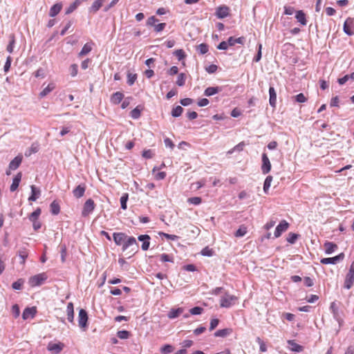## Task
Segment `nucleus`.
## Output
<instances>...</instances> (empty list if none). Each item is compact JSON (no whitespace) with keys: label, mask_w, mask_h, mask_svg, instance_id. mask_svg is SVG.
<instances>
[{"label":"nucleus","mask_w":354,"mask_h":354,"mask_svg":"<svg viewBox=\"0 0 354 354\" xmlns=\"http://www.w3.org/2000/svg\"><path fill=\"white\" fill-rule=\"evenodd\" d=\"M187 201L189 203L197 205L201 203L202 199L200 197H192V198H189Z\"/></svg>","instance_id":"obj_51"},{"label":"nucleus","mask_w":354,"mask_h":354,"mask_svg":"<svg viewBox=\"0 0 354 354\" xmlns=\"http://www.w3.org/2000/svg\"><path fill=\"white\" fill-rule=\"evenodd\" d=\"M70 71H71V75L73 76V77H75L77 75V65L74 64H72L71 66H70Z\"/></svg>","instance_id":"obj_62"},{"label":"nucleus","mask_w":354,"mask_h":354,"mask_svg":"<svg viewBox=\"0 0 354 354\" xmlns=\"http://www.w3.org/2000/svg\"><path fill=\"white\" fill-rule=\"evenodd\" d=\"M47 279V276L45 273H41L39 274L31 277L29 279V284L32 287L38 286L41 285Z\"/></svg>","instance_id":"obj_4"},{"label":"nucleus","mask_w":354,"mask_h":354,"mask_svg":"<svg viewBox=\"0 0 354 354\" xmlns=\"http://www.w3.org/2000/svg\"><path fill=\"white\" fill-rule=\"evenodd\" d=\"M229 11L230 9L227 6H222L216 8L215 15L218 19H223L229 15Z\"/></svg>","instance_id":"obj_11"},{"label":"nucleus","mask_w":354,"mask_h":354,"mask_svg":"<svg viewBox=\"0 0 354 354\" xmlns=\"http://www.w3.org/2000/svg\"><path fill=\"white\" fill-rule=\"evenodd\" d=\"M287 343L289 345V348L292 351L295 352H301L303 350V347L297 344L295 340H288Z\"/></svg>","instance_id":"obj_27"},{"label":"nucleus","mask_w":354,"mask_h":354,"mask_svg":"<svg viewBox=\"0 0 354 354\" xmlns=\"http://www.w3.org/2000/svg\"><path fill=\"white\" fill-rule=\"evenodd\" d=\"M62 8V3H57L54 4L50 9L49 16L50 17H55L61 11Z\"/></svg>","instance_id":"obj_17"},{"label":"nucleus","mask_w":354,"mask_h":354,"mask_svg":"<svg viewBox=\"0 0 354 354\" xmlns=\"http://www.w3.org/2000/svg\"><path fill=\"white\" fill-rule=\"evenodd\" d=\"M41 209L37 208L30 216H29V220L30 221H35L38 220V218L39 215L41 214Z\"/></svg>","instance_id":"obj_42"},{"label":"nucleus","mask_w":354,"mask_h":354,"mask_svg":"<svg viewBox=\"0 0 354 354\" xmlns=\"http://www.w3.org/2000/svg\"><path fill=\"white\" fill-rule=\"evenodd\" d=\"M203 309L201 307L196 306L189 310L192 315H200L202 313Z\"/></svg>","instance_id":"obj_58"},{"label":"nucleus","mask_w":354,"mask_h":354,"mask_svg":"<svg viewBox=\"0 0 354 354\" xmlns=\"http://www.w3.org/2000/svg\"><path fill=\"white\" fill-rule=\"evenodd\" d=\"M221 91H222V88L221 87H218V86H216V87L210 86V87H207L205 90L204 95L207 96V97H209V96H212L213 95H215V94L221 92Z\"/></svg>","instance_id":"obj_23"},{"label":"nucleus","mask_w":354,"mask_h":354,"mask_svg":"<svg viewBox=\"0 0 354 354\" xmlns=\"http://www.w3.org/2000/svg\"><path fill=\"white\" fill-rule=\"evenodd\" d=\"M66 314L68 320L73 323L74 320V306L72 302H69L67 304Z\"/></svg>","instance_id":"obj_18"},{"label":"nucleus","mask_w":354,"mask_h":354,"mask_svg":"<svg viewBox=\"0 0 354 354\" xmlns=\"http://www.w3.org/2000/svg\"><path fill=\"white\" fill-rule=\"evenodd\" d=\"M36 308L35 307L26 308L22 313V318L26 320L29 318H32L36 314Z\"/></svg>","instance_id":"obj_15"},{"label":"nucleus","mask_w":354,"mask_h":354,"mask_svg":"<svg viewBox=\"0 0 354 354\" xmlns=\"http://www.w3.org/2000/svg\"><path fill=\"white\" fill-rule=\"evenodd\" d=\"M140 115L141 109H140L139 106H136L130 113V115L133 119H138L140 117Z\"/></svg>","instance_id":"obj_37"},{"label":"nucleus","mask_w":354,"mask_h":354,"mask_svg":"<svg viewBox=\"0 0 354 354\" xmlns=\"http://www.w3.org/2000/svg\"><path fill=\"white\" fill-rule=\"evenodd\" d=\"M154 156L153 152L151 149L144 150L142 157L147 159L152 158Z\"/></svg>","instance_id":"obj_53"},{"label":"nucleus","mask_w":354,"mask_h":354,"mask_svg":"<svg viewBox=\"0 0 354 354\" xmlns=\"http://www.w3.org/2000/svg\"><path fill=\"white\" fill-rule=\"evenodd\" d=\"M324 248L325 252L328 254H330L337 248V245L332 242H326L324 244Z\"/></svg>","instance_id":"obj_31"},{"label":"nucleus","mask_w":354,"mask_h":354,"mask_svg":"<svg viewBox=\"0 0 354 354\" xmlns=\"http://www.w3.org/2000/svg\"><path fill=\"white\" fill-rule=\"evenodd\" d=\"M247 233V227L244 225L240 226V227L236 231L234 235L236 237H241L245 235Z\"/></svg>","instance_id":"obj_39"},{"label":"nucleus","mask_w":354,"mask_h":354,"mask_svg":"<svg viewBox=\"0 0 354 354\" xmlns=\"http://www.w3.org/2000/svg\"><path fill=\"white\" fill-rule=\"evenodd\" d=\"M295 12V8L291 6L284 7V14L287 15H292Z\"/></svg>","instance_id":"obj_63"},{"label":"nucleus","mask_w":354,"mask_h":354,"mask_svg":"<svg viewBox=\"0 0 354 354\" xmlns=\"http://www.w3.org/2000/svg\"><path fill=\"white\" fill-rule=\"evenodd\" d=\"M19 257L20 259V263L24 264L26 258L28 257V253L26 250H19Z\"/></svg>","instance_id":"obj_47"},{"label":"nucleus","mask_w":354,"mask_h":354,"mask_svg":"<svg viewBox=\"0 0 354 354\" xmlns=\"http://www.w3.org/2000/svg\"><path fill=\"white\" fill-rule=\"evenodd\" d=\"M39 145L38 143H32L30 147L27 149L25 152V156L28 157L30 156L32 153H37L39 151Z\"/></svg>","instance_id":"obj_29"},{"label":"nucleus","mask_w":354,"mask_h":354,"mask_svg":"<svg viewBox=\"0 0 354 354\" xmlns=\"http://www.w3.org/2000/svg\"><path fill=\"white\" fill-rule=\"evenodd\" d=\"M186 80V75L185 73H180L178 75L177 80H176V84L179 86H183L185 84Z\"/></svg>","instance_id":"obj_38"},{"label":"nucleus","mask_w":354,"mask_h":354,"mask_svg":"<svg viewBox=\"0 0 354 354\" xmlns=\"http://www.w3.org/2000/svg\"><path fill=\"white\" fill-rule=\"evenodd\" d=\"M85 190L86 185L84 184H80L73 190V196L77 198H80L84 196Z\"/></svg>","instance_id":"obj_13"},{"label":"nucleus","mask_w":354,"mask_h":354,"mask_svg":"<svg viewBox=\"0 0 354 354\" xmlns=\"http://www.w3.org/2000/svg\"><path fill=\"white\" fill-rule=\"evenodd\" d=\"M128 197H129L128 194H124L120 198L121 208L122 209H126L127 207V201H128Z\"/></svg>","instance_id":"obj_45"},{"label":"nucleus","mask_w":354,"mask_h":354,"mask_svg":"<svg viewBox=\"0 0 354 354\" xmlns=\"http://www.w3.org/2000/svg\"><path fill=\"white\" fill-rule=\"evenodd\" d=\"M344 32L349 36L354 35V20L353 19L348 17L344 21L343 26Z\"/></svg>","instance_id":"obj_6"},{"label":"nucleus","mask_w":354,"mask_h":354,"mask_svg":"<svg viewBox=\"0 0 354 354\" xmlns=\"http://www.w3.org/2000/svg\"><path fill=\"white\" fill-rule=\"evenodd\" d=\"M183 112V108L180 106H177L173 108L171 111V115L174 118H177L181 115Z\"/></svg>","instance_id":"obj_36"},{"label":"nucleus","mask_w":354,"mask_h":354,"mask_svg":"<svg viewBox=\"0 0 354 354\" xmlns=\"http://www.w3.org/2000/svg\"><path fill=\"white\" fill-rule=\"evenodd\" d=\"M64 347V344L62 343L58 344H54V343H49L48 345V350L53 353H60Z\"/></svg>","instance_id":"obj_14"},{"label":"nucleus","mask_w":354,"mask_h":354,"mask_svg":"<svg viewBox=\"0 0 354 354\" xmlns=\"http://www.w3.org/2000/svg\"><path fill=\"white\" fill-rule=\"evenodd\" d=\"M81 0H75L73 3H72L66 10L65 14L69 15L72 13L80 5Z\"/></svg>","instance_id":"obj_33"},{"label":"nucleus","mask_w":354,"mask_h":354,"mask_svg":"<svg viewBox=\"0 0 354 354\" xmlns=\"http://www.w3.org/2000/svg\"><path fill=\"white\" fill-rule=\"evenodd\" d=\"M174 55L178 57V60H181L185 57V52L182 49L175 50Z\"/></svg>","instance_id":"obj_54"},{"label":"nucleus","mask_w":354,"mask_h":354,"mask_svg":"<svg viewBox=\"0 0 354 354\" xmlns=\"http://www.w3.org/2000/svg\"><path fill=\"white\" fill-rule=\"evenodd\" d=\"M244 143L243 142H240L239 144H238L237 145H236L233 149H232L231 150H230L227 153H232L234 151H241L243 150V147L244 146Z\"/></svg>","instance_id":"obj_60"},{"label":"nucleus","mask_w":354,"mask_h":354,"mask_svg":"<svg viewBox=\"0 0 354 354\" xmlns=\"http://www.w3.org/2000/svg\"><path fill=\"white\" fill-rule=\"evenodd\" d=\"M344 258V254L340 253L339 254L330 258H323L320 262L322 264H336L338 262L342 261Z\"/></svg>","instance_id":"obj_7"},{"label":"nucleus","mask_w":354,"mask_h":354,"mask_svg":"<svg viewBox=\"0 0 354 354\" xmlns=\"http://www.w3.org/2000/svg\"><path fill=\"white\" fill-rule=\"evenodd\" d=\"M24 283V280L22 279H19L12 283V287L14 290H21Z\"/></svg>","instance_id":"obj_46"},{"label":"nucleus","mask_w":354,"mask_h":354,"mask_svg":"<svg viewBox=\"0 0 354 354\" xmlns=\"http://www.w3.org/2000/svg\"><path fill=\"white\" fill-rule=\"evenodd\" d=\"M104 0H95L90 7V12H96L102 7Z\"/></svg>","instance_id":"obj_34"},{"label":"nucleus","mask_w":354,"mask_h":354,"mask_svg":"<svg viewBox=\"0 0 354 354\" xmlns=\"http://www.w3.org/2000/svg\"><path fill=\"white\" fill-rule=\"evenodd\" d=\"M31 195L28 198L29 201H35L40 196V190L35 185H31Z\"/></svg>","instance_id":"obj_21"},{"label":"nucleus","mask_w":354,"mask_h":354,"mask_svg":"<svg viewBox=\"0 0 354 354\" xmlns=\"http://www.w3.org/2000/svg\"><path fill=\"white\" fill-rule=\"evenodd\" d=\"M272 180V176H268L264 181L263 184V191L265 193H267L268 190L269 189Z\"/></svg>","instance_id":"obj_40"},{"label":"nucleus","mask_w":354,"mask_h":354,"mask_svg":"<svg viewBox=\"0 0 354 354\" xmlns=\"http://www.w3.org/2000/svg\"><path fill=\"white\" fill-rule=\"evenodd\" d=\"M93 45V44L92 42L85 44L79 53L78 56L81 57L88 54L92 50Z\"/></svg>","instance_id":"obj_20"},{"label":"nucleus","mask_w":354,"mask_h":354,"mask_svg":"<svg viewBox=\"0 0 354 354\" xmlns=\"http://www.w3.org/2000/svg\"><path fill=\"white\" fill-rule=\"evenodd\" d=\"M21 173L19 172L14 177L10 187V192H15L18 188L21 179Z\"/></svg>","instance_id":"obj_19"},{"label":"nucleus","mask_w":354,"mask_h":354,"mask_svg":"<svg viewBox=\"0 0 354 354\" xmlns=\"http://www.w3.org/2000/svg\"><path fill=\"white\" fill-rule=\"evenodd\" d=\"M22 161V157L20 156H16L9 164V169L12 170L17 169Z\"/></svg>","instance_id":"obj_22"},{"label":"nucleus","mask_w":354,"mask_h":354,"mask_svg":"<svg viewBox=\"0 0 354 354\" xmlns=\"http://www.w3.org/2000/svg\"><path fill=\"white\" fill-rule=\"evenodd\" d=\"M88 315L84 309H80L78 315V324L80 327L86 328L87 326Z\"/></svg>","instance_id":"obj_9"},{"label":"nucleus","mask_w":354,"mask_h":354,"mask_svg":"<svg viewBox=\"0 0 354 354\" xmlns=\"http://www.w3.org/2000/svg\"><path fill=\"white\" fill-rule=\"evenodd\" d=\"M160 259L162 262H173V258L167 254H162L160 256Z\"/></svg>","instance_id":"obj_56"},{"label":"nucleus","mask_w":354,"mask_h":354,"mask_svg":"<svg viewBox=\"0 0 354 354\" xmlns=\"http://www.w3.org/2000/svg\"><path fill=\"white\" fill-rule=\"evenodd\" d=\"M95 207V205L93 200L91 198L86 200L84 204V207L82 211V216L84 217L88 216L91 212H93Z\"/></svg>","instance_id":"obj_5"},{"label":"nucleus","mask_w":354,"mask_h":354,"mask_svg":"<svg viewBox=\"0 0 354 354\" xmlns=\"http://www.w3.org/2000/svg\"><path fill=\"white\" fill-rule=\"evenodd\" d=\"M121 245L122 252H127V254H129V257L133 256L139 250V245L133 236H127Z\"/></svg>","instance_id":"obj_1"},{"label":"nucleus","mask_w":354,"mask_h":354,"mask_svg":"<svg viewBox=\"0 0 354 354\" xmlns=\"http://www.w3.org/2000/svg\"><path fill=\"white\" fill-rule=\"evenodd\" d=\"M232 332L231 328H223L221 330H218L214 333L215 337H225L230 335Z\"/></svg>","instance_id":"obj_30"},{"label":"nucleus","mask_w":354,"mask_h":354,"mask_svg":"<svg viewBox=\"0 0 354 354\" xmlns=\"http://www.w3.org/2000/svg\"><path fill=\"white\" fill-rule=\"evenodd\" d=\"M127 236V235L123 232H115L113 234V241L117 245H121Z\"/></svg>","instance_id":"obj_12"},{"label":"nucleus","mask_w":354,"mask_h":354,"mask_svg":"<svg viewBox=\"0 0 354 354\" xmlns=\"http://www.w3.org/2000/svg\"><path fill=\"white\" fill-rule=\"evenodd\" d=\"M12 313L15 318L18 317L20 314L19 307L17 304H15L12 307Z\"/></svg>","instance_id":"obj_59"},{"label":"nucleus","mask_w":354,"mask_h":354,"mask_svg":"<svg viewBox=\"0 0 354 354\" xmlns=\"http://www.w3.org/2000/svg\"><path fill=\"white\" fill-rule=\"evenodd\" d=\"M198 50H199L201 54L204 55L208 51V46L205 44H201L198 46Z\"/></svg>","instance_id":"obj_57"},{"label":"nucleus","mask_w":354,"mask_h":354,"mask_svg":"<svg viewBox=\"0 0 354 354\" xmlns=\"http://www.w3.org/2000/svg\"><path fill=\"white\" fill-rule=\"evenodd\" d=\"M297 238H298V234H295V233H290L288 234V237L287 238V241L290 243L293 244V243H295V242L296 241Z\"/></svg>","instance_id":"obj_55"},{"label":"nucleus","mask_w":354,"mask_h":354,"mask_svg":"<svg viewBox=\"0 0 354 354\" xmlns=\"http://www.w3.org/2000/svg\"><path fill=\"white\" fill-rule=\"evenodd\" d=\"M180 102L183 106H186L191 104L193 102V100L191 98L187 97V98L182 99Z\"/></svg>","instance_id":"obj_64"},{"label":"nucleus","mask_w":354,"mask_h":354,"mask_svg":"<svg viewBox=\"0 0 354 354\" xmlns=\"http://www.w3.org/2000/svg\"><path fill=\"white\" fill-rule=\"evenodd\" d=\"M288 227L289 224L286 221H281L275 229L274 237H279L283 232H286L288 230Z\"/></svg>","instance_id":"obj_8"},{"label":"nucleus","mask_w":354,"mask_h":354,"mask_svg":"<svg viewBox=\"0 0 354 354\" xmlns=\"http://www.w3.org/2000/svg\"><path fill=\"white\" fill-rule=\"evenodd\" d=\"M124 95L121 92L114 93L111 97V101L115 104H118L122 100Z\"/></svg>","instance_id":"obj_28"},{"label":"nucleus","mask_w":354,"mask_h":354,"mask_svg":"<svg viewBox=\"0 0 354 354\" xmlns=\"http://www.w3.org/2000/svg\"><path fill=\"white\" fill-rule=\"evenodd\" d=\"M237 301V297L234 295H231L227 292L221 297L220 299V306L222 308H230L234 305Z\"/></svg>","instance_id":"obj_2"},{"label":"nucleus","mask_w":354,"mask_h":354,"mask_svg":"<svg viewBox=\"0 0 354 354\" xmlns=\"http://www.w3.org/2000/svg\"><path fill=\"white\" fill-rule=\"evenodd\" d=\"M156 21L158 19L154 16L150 17L147 21V25L155 27Z\"/></svg>","instance_id":"obj_61"},{"label":"nucleus","mask_w":354,"mask_h":354,"mask_svg":"<svg viewBox=\"0 0 354 354\" xmlns=\"http://www.w3.org/2000/svg\"><path fill=\"white\" fill-rule=\"evenodd\" d=\"M271 169V163L266 153L262 154V166L261 170L263 174H266L270 172Z\"/></svg>","instance_id":"obj_10"},{"label":"nucleus","mask_w":354,"mask_h":354,"mask_svg":"<svg viewBox=\"0 0 354 354\" xmlns=\"http://www.w3.org/2000/svg\"><path fill=\"white\" fill-rule=\"evenodd\" d=\"M183 308H178L176 309L172 308L171 310L168 313L167 317L169 319H174L178 317H179L183 313Z\"/></svg>","instance_id":"obj_24"},{"label":"nucleus","mask_w":354,"mask_h":354,"mask_svg":"<svg viewBox=\"0 0 354 354\" xmlns=\"http://www.w3.org/2000/svg\"><path fill=\"white\" fill-rule=\"evenodd\" d=\"M354 282V261L351 263L348 272L346 276L344 281V288L349 290L351 288Z\"/></svg>","instance_id":"obj_3"},{"label":"nucleus","mask_w":354,"mask_h":354,"mask_svg":"<svg viewBox=\"0 0 354 354\" xmlns=\"http://www.w3.org/2000/svg\"><path fill=\"white\" fill-rule=\"evenodd\" d=\"M50 207V212L53 215H57L60 212L59 205L55 201L51 203Z\"/></svg>","instance_id":"obj_35"},{"label":"nucleus","mask_w":354,"mask_h":354,"mask_svg":"<svg viewBox=\"0 0 354 354\" xmlns=\"http://www.w3.org/2000/svg\"><path fill=\"white\" fill-rule=\"evenodd\" d=\"M261 49H262V44H258V52H257V55L253 59L254 62H258L261 59Z\"/></svg>","instance_id":"obj_52"},{"label":"nucleus","mask_w":354,"mask_h":354,"mask_svg":"<svg viewBox=\"0 0 354 354\" xmlns=\"http://www.w3.org/2000/svg\"><path fill=\"white\" fill-rule=\"evenodd\" d=\"M130 333L127 330H119L117 336L121 339H127L129 337Z\"/></svg>","instance_id":"obj_44"},{"label":"nucleus","mask_w":354,"mask_h":354,"mask_svg":"<svg viewBox=\"0 0 354 354\" xmlns=\"http://www.w3.org/2000/svg\"><path fill=\"white\" fill-rule=\"evenodd\" d=\"M160 351L162 353L167 354V353H171L174 351V348L170 344H166L163 347L161 348Z\"/></svg>","instance_id":"obj_50"},{"label":"nucleus","mask_w":354,"mask_h":354,"mask_svg":"<svg viewBox=\"0 0 354 354\" xmlns=\"http://www.w3.org/2000/svg\"><path fill=\"white\" fill-rule=\"evenodd\" d=\"M15 43V36L13 35H12L10 37V42H9L8 45V46H7V50L10 53H12L13 52Z\"/></svg>","instance_id":"obj_43"},{"label":"nucleus","mask_w":354,"mask_h":354,"mask_svg":"<svg viewBox=\"0 0 354 354\" xmlns=\"http://www.w3.org/2000/svg\"><path fill=\"white\" fill-rule=\"evenodd\" d=\"M330 309L331 310V313H333V317L337 322H339V312H338V307H337V304L335 301H333V302H332L330 304Z\"/></svg>","instance_id":"obj_32"},{"label":"nucleus","mask_w":354,"mask_h":354,"mask_svg":"<svg viewBox=\"0 0 354 354\" xmlns=\"http://www.w3.org/2000/svg\"><path fill=\"white\" fill-rule=\"evenodd\" d=\"M137 79V75L135 73H127V84L130 86L133 85Z\"/></svg>","instance_id":"obj_41"},{"label":"nucleus","mask_w":354,"mask_h":354,"mask_svg":"<svg viewBox=\"0 0 354 354\" xmlns=\"http://www.w3.org/2000/svg\"><path fill=\"white\" fill-rule=\"evenodd\" d=\"M55 88V84L54 83H50L48 85L44 88L40 93H39V97L43 98L45 96H46L48 93H50L52 91H53Z\"/></svg>","instance_id":"obj_25"},{"label":"nucleus","mask_w":354,"mask_h":354,"mask_svg":"<svg viewBox=\"0 0 354 354\" xmlns=\"http://www.w3.org/2000/svg\"><path fill=\"white\" fill-rule=\"evenodd\" d=\"M295 18L297 19V21L302 26L306 25L307 20L306 19V15L302 10L297 11Z\"/></svg>","instance_id":"obj_26"},{"label":"nucleus","mask_w":354,"mask_h":354,"mask_svg":"<svg viewBox=\"0 0 354 354\" xmlns=\"http://www.w3.org/2000/svg\"><path fill=\"white\" fill-rule=\"evenodd\" d=\"M269 95H270V99H269V103L270 105L274 108L276 106L277 104V93L275 91V89L273 86H270L269 88Z\"/></svg>","instance_id":"obj_16"},{"label":"nucleus","mask_w":354,"mask_h":354,"mask_svg":"<svg viewBox=\"0 0 354 354\" xmlns=\"http://www.w3.org/2000/svg\"><path fill=\"white\" fill-rule=\"evenodd\" d=\"M256 341L259 344L260 351L263 353L266 352L267 351V346L266 344L263 342V341L259 337L256 339Z\"/></svg>","instance_id":"obj_48"},{"label":"nucleus","mask_w":354,"mask_h":354,"mask_svg":"<svg viewBox=\"0 0 354 354\" xmlns=\"http://www.w3.org/2000/svg\"><path fill=\"white\" fill-rule=\"evenodd\" d=\"M294 97L295 101L299 103H304L307 101V97L303 93H299L295 95Z\"/></svg>","instance_id":"obj_49"}]
</instances>
